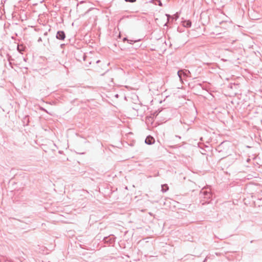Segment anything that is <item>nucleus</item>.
<instances>
[{
  "label": "nucleus",
  "instance_id": "nucleus-1",
  "mask_svg": "<svg viewBox=\"0 0 262 262\" xmlns=\"http://www.w3.org/2000/svg\"><path fill=\"white\" fill-rule=\"evenodd\" d=\"M200 198H204L206 200H209L212 196L210 189L208 188H203L200 192Z\"/></svg>",
  "mask_w": 262,
  "mask_h": 262
},
{
  "label": "nucleus",
  "instance_id": "nucleus-2",
  "mask_svg": "<svg viewBox=\"0 0 262 262\" xmlns=\"http://www.w3.org/2000/svg\"><path fill=\"white\" fill-rule=\"evenodd\" d=\"M56 37L59 40H64L66 38V34L63 31H58L57 32Z\"/></svg>",
  "mask_w": 262,
  "mask_h": 262
},
{
  "label": "nucleus",
  "instance_id": "nucleus-3",
  "mask_svg": "<svg viewBox=\"0 0 262 262\" xmlns=\"http://www.w3.org/2000/svg\"><path fill=\"white\" fill-rule=\"evenodd\" d=\"M145 142L147 144L151 145L154 143L155 139L152 137L148 136L146 137Z\"/></svg>",
  "mask_w": 262,
  "mask_h": 262
},
{
  "label": "nucleus",
  "instance_id": "nucleus-4",
  "mask_svg": "<svg viewBox=\"0 0 262 262\" xmlns=\"http://www.w3.org/2000/svg\"><path fill=\"white\" fill-rule=\"evenodd\" d=\"M104 242L112 244L115 242L114 238H110L109 237H105L103 239Z\"/></svg>",
  "mask_w": 262,
  "mask_h": 262
},
{
  "label": "nucleus",
  "instance_id": "nucleus-5",
  "mask_svg": "<svg viewBox=\"0 0 262 262\" xmlns=\"http://www.w3.org/2000/svg\"><path fill=\"white\" fill-rule=\"evenodd\" d=\"M183 25L185 27L189 28L191 26V22L190 20H185L183 21Z\"/></svg>",
  "mask_w": 262,
  "mask_h": 262
},
{
  "label": "nucleus",
  "instance_id": "nucleus-6",
  "mask_svg": "<svg viewBox=\"0 0 262 262\" xmlns=\"http://www.w3.org/2000/svg\"><path fill=\"white\" fill-rule=\"evenodd\" d=\"M17 49L19 52L23 54V52L25 51V47L23 45H18Z\"/></svg>",
  "mask_w": 262,
  "mask_h": 262
},
{
  "label": "nucleus",
  "instance_id": "nucleus-7",
  "mask_svg": "<svg viewBox=\"0 0 262 262\" xmlns=\"http://www.w3.org/2000/svg\"><path fill=\"white\" fill-rule=\"evenodd\" d=\"M161 188V191L163 192H166L169 189V187L167 184L162 185Z\"/></svg>",
  "mask_w": 262,
  "mask_h": 262
},
{
  "label": "nucleus",
  "instance_id": "nucleus-8",
  "mask_svg": "<svg viewBox=\"0 0 262 262\" xmlns=\"http://www.w3.org/2000/svg\"><path fill=\"white\" fill-rule=\"evenodd\" d=\"M137 41L138 40H131V39L127 40L128 43H129L130 44H133L134 42H137Z\"/></svg>",
  "mask_w": 262,
  "mask_h": 262
},
{
  "label": "nucleus",
  "instance_id": "nucleus-9",
  "mask_svg": "<svg viewBox=\"0 0 262 262\" xmlns=\"http://www.w3.org/2000/svg\"><path fill=\"white\" fill-rule=\"evenodd\" d=\"M126 2H130V3H135L136 2V0H124Z\"/></svg>",
  "mask_w": 262,
  "mask_h": 262
},
{
  "label": "nucleus",
  "instance_id": "nucleus-10",
  "mask_svg": "<svg viewBox=\"0 0 262 262\" xmlns=\"http://www.w3.org/2000/svg\"><path fill=\"white\" fill-rule=\"evenodd\" d=\"M182 71L181 70L179 71L178 72V76H179V77H180V79L181 78V73H182Z\"/></svg>",
  "mask_w": 262,
  "mask_h": 262
},
{
  "label": "nucleus",
  "instance_id": "nucleus-11",
  "mask_svg": "<svg viewBox=\"0 0 262 262\" xmlns=\"http://www.w3.org/2000/svg\"><path fill=\"white\" fill-rule=\"evenodd\" d=\"M40 110L44 112H46V113H48L46 109L43 108V107H40Z\"/></svg>",
  "mask_w": 262,
  "mask_h": 262
},
{
  "label": "nucleus",
  "instance_id": "nucleus-12",
  "mask_svg": "<svg viewBox=\"0 0 262 262\" xmlns=\"http://www.w3.org/2000/svg\"><path fill=\"white\" fill-rule=\"evenodd\" d=\"M37 41H38V42H41V41H42V39H41V37H39V38H38V40H37Z\"/></svg>",
  "mask_w": 262,
  "mask_h": 262
},
{
  "label": "nucleus",
  "instance_id": "nucleus-13",
  "mask_svg": "<svg viewBox=\"0 0 262 262\" xmlns=\"http://www.w3.org/2000/svg\"><path fill=\"white\" fill-rule=\"evenodd\" d=\"M158 1L159 6H161L162 5L161 2L160 0H159Z\"/></svg>",
  "mask_w": 262,
  "mask_h": 262
},
{
  "label": "nucleus",
  "instance_id": "nucleus-14",
  "mask_svg": "<svg viewBox=\"0 0 262 262\" xmlns=\"http://www.w3.org/2000/svg\"><path fill=\"white\" fill-rule=\"evenodd\" d=\"M127 40H128V39H127V38H126V37H124V38L123 39V41H125V40H127Z\"/></svg>",
  "mask_w": 262,
  "mask_h": 262
},
{
  "label": "nucleus",
  "instance_id": "nucleus-15",
  "mask_svg": "<svg viewBox=\"0 0 262 262\" xmlns=\"http://www.w3.org/2000/svg\"><path fill=\"white\" fill-rule=\"evenodd\" d=\"M176 137H177V138H179V139H181V137H180V136H177V135H176Z\"/></svg>",
  "mask_w": 262,
  "mask_h": 262
},
{
  "label": "nucleus",
  "instance_id": "nucleus-16",
  "mask_svg": "<svg viewBox=\"0 0 262 262\" xmlns=\"http://www.w3.org/2000/svg\"><path fill=\"white\" fill-rule=\"evenodd\" d=\"M220 147H220V146H219L217 147V150H219V149L220 148ZM219 151H220V150H219Z\"/></svg>",
  "mask_w": 262,
  "mask_h": 262
},
{
  "label": "nucleus",
  "instance_id": "nucleus-17",
  "mask_svg": "<svg viewBox=\"0 0 262 262\" xmlns=\"http://www.w3.org/2000/svg\"><path fill=\"white\" fill-rule=\"evenodd\" d=\"M207 202H207V201H205V202H204V203H203V204H204L205 203H207Z\"/></svg>",
  "mask_w": 262,
  "mask_h": 262
},
{
  "label": "nucleus",
  "instance_id": "nucleus-18",
  "mask_svg": "<svg viewBox=\"0 0 262 262\" xmlns=\"http://www.w3.org/2000/svg\"><path fill=\"white\" fill-rule=\"evenodd\" d=\"M100 61V60H97V61H96V63H99Z\"/></svg>",
  "mask_w": 262,
  "mask_h": 262
},
{
  "label": "nucleus",
  "instance_id": "nucleus-19",
  "mask_svg": "<svg viewBox=\"0 0 262 262\" xmlns=\"http://www.w3.org/2000/svg\"><path fill=\"white\" fill-rule=\"evenodd\" d=\"M47 32L45 33V35H47Z\"/></svg>",
  "mask_w": 262,
  "mask_h": 262
}]
</instances>
